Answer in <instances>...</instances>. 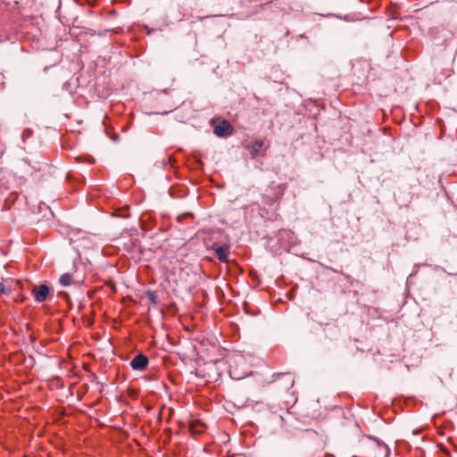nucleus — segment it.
<instances>
[{
    "label": "nucleus",
    "instance_id": "nucleus-1",
    "mask_svg": "<svg viewBox=\"0 0 457 457\" xmlns=\"http://www.w3.org/2000/svg\"><path fill=\"white\" fill-rule=\"evenodd\" d=\"M232 127L227 120H222L214 127V133L219 137H225L230 135Z\"/></svg>",
    "mask_w": 457,
    "mask_h": 457
},
{
    "label": "nucleus",
    "instance_id": "nucleus-2",
    "mask_svg": "<svg viewBox=\"0 0 457 457\" xmlns=\"http://www.w3.org/2000/svg\"><path fill=\"white\" fill-rule=\"evenodd\" d=\"M148 364V359L144 354H137L130 362L133 370H144Z\"/></svg>",
    "mask_w": 457,
    "mask_h": 457
},
{
    "label": "nucleus",
    "instance_id": "nucleus-3",
    "mask_svg": "<svg viewBox=\"0 0 457 457\" xmlns=\"http://www.w3.org/2000/svg\"><path fill=\"white\" fill-rule=\"evenodd\" d=\"M34 297L35 299L41 303L44 302L48 294H49V288L46 285H40L38 287H35L33 290Z\"/></svg>",
    "mask_w": 457,
    "mask_h": 457
},
{
    "label": "nucleus",
    "instance_id": "nucleus-4",
    "mask_svg": "<svg viewBox=\"0 0 457 457\" xmlns=\"http://www.w3.org/2000/svg\"><path fill=\"white\" fill-rule=\"evenodd\" d=\"M213 249L220 262H226L228 261L229 254V247L228 245L214 246Z\"/></svg>",
    "mask_w": 457,
    "mask_h": 457
},
{
    "label": "nucleus",
    "instance_id": "nucleus-5",
    "mask_svg": "<svg viewBox=\"0 0 457 457\" xmlns=\"http://www.w3.org/2000/svg\"><path fill=\"white\" fill-rule=\"evenodd\" d=\"M204 429H205L204 423L199 420L191 421V423L189 425L190 433L193 435H200L204 431Z\"/></svg>",
    "mask_w": 457,
    "mask_h": 457
},
{
    "label": "nucleus",
    "instance_id": "nucleus-6",
    "mask_svg": "<svg viewBox=\"0 0 457 457\" xmlns=\"http://www.w3.org/2000/svg\"><path fill=\"white\" fill-rule=\"evenodd\" d=\"M72 281H73L72 276L68 273L62 274L60 278V283L63 287H68V286L71 285Z\"/></svg>",
    "mask_w": 457,
    "mask_h": 457
},
{
    "label": "nucleus",
    "instance_id": "nucleus-7",
    "mask_svg": "<svg viewBox=\"0 0 457 457\" xmlns=\"http://www.w3.org/2000/svg\"><path fill=\"white\" fill-rule=\"evenodd\" d=\"M263 142L262 140H256L251 145V152L253 154L258 153V151L262 147Z\"/></svg>",
    "mask_w": 457,
    "mask_h": 457
},
{
    "label": "nucleus",
    "instance_id": "nucleus-8",
    "mask_svg": "<svg viewBox=\"0 0 457 457\" xmlns=\"http://www.w3.org/2000/svg\"><path fill=\"white\" fill-rule=\"evenodd\" d=\"M5 292L4 284L0 283V295Z\"/></svg>",
    "mask_w": 457,
    "mask_h": 457
},
{
    "label": "nucleus",
    "instance_id": "nucleus-9",
    "mask_svg": "<svg viewBox=\"0 0 457 457\" xmlns=\"http://www.w3.org/2000/svg\"><path fill=\"white\" fill-rule=\"evenodd\" d=\"M150 298L152 301H154V295L153 293L150 294Z\"/></svg>",
    "mask_w": 457,
    "mask_h": 457
}]
</instances>
